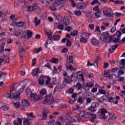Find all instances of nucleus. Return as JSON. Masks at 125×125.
Returning <instances> with one entry per match:
<instances>
[{"mask_svg": "<svg viewBox=\"0 0 125 125\" xmlns=\"http://www.w3.org/2000/svg\"><path fill=\"white\" fill-rule=\"evenodd\" d=\"M74 13L77 16H80V15H82V11H76Z\"/></svg>", "mask_w": 125, "mask_h": 125, "instance_id": "obj_50", "label": "nucleus"}, {"mask_svg": "<svg viewBox=\"0 0 125 125\" xmlns=\"http://www.w3.org/2000/svg\"><path fill=\"white\" fill-rule=\"evenodd\" d=\"M79 116L80 119L83 118L84 116H85V111L84 110L82 111V109H81L80 111V113H79Z\"/></svg>", "mask_w": 125, "mask_h": 125, "instance_id": "obj_25", "label": "nucleus"}, {"mask_svg": "<svg viewBox=\"0 0 125 125\" xmlns=\"http://www.w3.org/2000/svg\"><path fill=\"white\" fill-rule=\"evenodd\" d=\"M50 62H51V63L56 64L57 63H58V59L55 58L51 59Z\"/></svg>", "mask_w": 125, "mask_h": 125, "instance_id": "obj_36", "label": "nucleus"}, {"mask_svg": "<svg viewBox=\"0 0 125 125\" xmlns=\"http://www.w3.org/2000/svg\"><path fill=\"white\" fill-rule=\"evenodd\" d=\"M13 124L14 125H22V119L18 118V121H14Z\"/></svg>", "mask_w": 125, "mask_h": 125, "instance_id": "obj_19", "label": "nucleus"}, {"mask_svg": "<svg viewBox=\"0 0 125 125\" xmlns=\"http://www.w3.org/2000/svg\"><path fill=\"white\" fill-rule=\"evenodd\" d=\"M112 40L115 43H119L121 42V38L118 37V36H113V38H112Z\"/></svg>", "mask_w": 125, "mask_h": 125, "instance_id": "obj_13", "label": "nucleus"}, {"mask_svg": "<svg viewBox=\"0 0 125 125\" xmlns=\"http://www.w3.org/2000/svg\"><path fill=\"white\" fill-rule=\"evenodd\" d=\"M59 99L53 98L52 94H50L45 96L44 103L46 105H52V104H56V103H59Z\"/></svg>", "mask_w": 125, "mask_h": 125, "instance_id": "obj_2", "label": "nucleus"}, {"mask_svg": "<svg viewBox=\"0 0 125 125\" xmlns=\"http://www.w3.org/2000/svg\"><path fill=\"white\" fill-rule=\"evenodd\" d=\"M6 73H3L1 71L0 72V78H5V75H6Z\"/></svg>", "mask_w": 125, "mask_h": 125, "instance_id": "obj_45", "label": "nucleus"}, {"mask_svg": "<svg viewBox=\"0 0 125 125\" xmlns=\"http://www.w3.org/2000/svg\"><path fill=\"white\" fill-rule=\"evenodd\" d=\"M58 28L59 30H64V25L62 24H60L58 25Z\"/></svg>", "mask_w": 125, "mask_h": 125, "instance_id": "obj_55", "label": "nucleus"}, {"mask_svg": "<svg viewBox=\"0 0 125 125\" xmlns=\"http://www.w3.org/2000/svg\"><path fill=\"white\" fill-rule=\"evenodd\" d=\"M62 75L64 76V80H66V78H69V76H68V73L66 71H63L62 72Z\"/></svg>", "mask_w": 125, "mask_h": 125, "instance_id": "obj_37", "label": "nucleus"}, {"mask_svg": "<svg viewBox=\"0 0 125 125\" xmlns=\"http://www.w3.org/2000/svg\"><path fill=\"white\" fill-rule=\"evenodd\" d=\"M48 125H54L55 124V121L54 120H51L48 122Z\"/></svg>", "mask_w": 125, "mask_h": 125, "instance_id": "obj_46", "label": "nucleus"}, {"mask_svg": "<svg viewBox=\"0 0 125 125\" xmlns=\"http://www.w3.org/2000/svg\"><path fill=\"white\" fill-rule=\"evenodd\" d=\"M101 11H98L97 12H96L95 13V16L97 18H100V17H101Z\"/></svg>", "mask_w": 125, "mask_h": 125, "instance_id": "obj_28", "label": "nucleus"}, {"mask_svg": "<svg viewBox=\"0 0 125 125\" xmlns=\"http://www.w3.org/2000/svg\"><path fill=\"white\" fill-rule=\"evenodd\" d=\"M113 36L118 37V38H121L122 36V32L120 31H118L114 35H113Z\"/></svg>", "mask_w": 125, "mask_h": 125, "instance_id": "obj_31", "label": "nucleus"}, {"mask_svg": "<svg viewBox=\"0 0 125 125\" xmlns=\"http://www.w3.org/2000/svg\"><path fill=\"white\" fill-rule=\"evenodd\" d=\"M71 98L73 99L72 101H73V102H76V101H77V93H72Z\"/></svg>", "mask_w": 125, "mask_h": 125, "instance_id": "obj_26", "label": "nucleus"}, {"mask_svg": "<svg viewBox=\"0 0 125 125\" xmlns=\"http://www.w3.org/2000/svg\"><path fill=\"white\" fill-rule=\"evenodd\" d=\"M98 113L101 116L102 120H106V114L108 113V110L106 108L104 107L102 108L98 111Z\"/></svg>", "mask_w": 125, "mask_h": 125, "instance_id": "obj_5", "label": "nucleus"}, {"mask_svg": "<svg viewBox=\"0 0 125 125\" xmlns=\"http://www.w3.org/2000/svg\"><path fill=\"white\" fill-rule=\"evenodd\" d=\"M113 15H115L117 17H120V16H122V13L116 12L114 14H113Z\"/></svg>", "mask_w": 125, "mask_h": 125, "instance_id": "obj_61", "label": "nucleus"}, {"mask_svg": "<svg viewBox=\"0 0 125 125\" xmlns=\"http://www.w3.org/2000/svg\"><path fill=\"white\" fill-rule=\"evenodd\" d=\"M34 50H35V52H36V53H39V52H40V51H41V50H42V48L39 47L38 48H35V49H34Z\"/></svg>", "mask_w": 125, "mask_h": 125, "instance_id": "obj_58", "label": "nucleus"}, {"mask_svg": "<svg viewBox=\"0 0 125 125\" xmlns=\"http://www.w3.org/2000/svg\"><path fill=\"white\" fill-rule=\"evenodd\" d=\"M28 117H31V119H35L36 117H35V115H34V113H30L29 114H27Z\"/></svg>", "mask_w": 125, "mask_h": 125, "instance_id": "obj_48", "label": "nucleus"}, {"mask_svg": "<svg viewBox=\"0 0 125 125\" xmlns=\"http://www.w3.org/2000/svg\"><path fill=\"white\" fill-rule=\"evenodd\" d=\"M98 107H99V104L95 102H94L91 104V106L87 108V110L91 113H95V112L97 111V109H97Z\"/></svg>", "mask_w": 125, "mask_h": 125, "instance_id": "obj_6", "label": "nucleus"}, {"mask_svg": "<svg viewBox=\"0 0 125 125\" xmlns=\"http://www.w3.org/2000/svg\"><path fill=\"white\" fill-rule=\"evenodd\" d=\"M51 82V78L49 76L41 75L38 79V83L40 85H48Z\"/></svg>", "mask_w": 125, "mask_h": 125, "instance_id": "obj_1", "label": "nucleus"}, {"mask_svg": "<svg viewBox=\"0 0 125 125\" xmlns=\"http://www.w3.org/2000/svg\"><path fill=\"white\" fill-rule=\"evenodd\" d=\"M21 104L24 107H30V104L26 100H23L21 101Z\"/></svg>", "mask_w": 125, "mask_h": 125, "instance_id": "obj_20", "label": "nucleus"}, {"mask_svg": "<svg viewBox=\"0 0 125 125\" xmlns=\"http://www.w3.org/2000/svg\"><path fill=\"white\" fill-rule=\"evenodd\" d=\"M101 59V58L99 56H98L95 58V61L98 62V61H99Z\"/></svg>", "mask_w": 125, "mask_h": 125, "instance_id": "obj_64", "label": "nucleus"}, {"mask_svg": "<svg viewBox=\"0 0 125 125\" xmlns=\"http://www.w3.org/2000/svg\"><path fill=\"white\" fill-rule=\"evenodd\" d=\"M93 86V84L91 83H87V87H92Z\"/></svg>", "mask_w": 125, "mask_h": 125, "instance_id": "obj_63", "label": "nucleus"}, {"mask_svg": "<svg viewBox=\"0 0 125 125\" xmlns=\"http://www.w3.org/2000/svg\"><path fill=\"white\" fill-rule=\"evenodd\" d=\"M99 92L101 94H105V93H106V91L103 89H100Z\"/></svg>", "mask_w": 125, "mask_h": 125, "instance_id": "obj_59", "label": "nucleus"}, {"mask_svg": "<svg viewBox=\"0 0 125 125\" xmlns=\"http://www.w3.org/2000/svg\"><path fill=\"white\" fill-rule=\"evenodd\" d=\"M16 25L19 28H21L24 26V22L21 21L17 23Z\"/></svg>", "mask_w": 125, "mask_h": 125, "instance_id": "obj_34", "label": "nucleus"}, {"mask_svg": "<svg viewBox=\"0 0 125 125\" xmlns=\"http://www.w3.org/2000/svg\"><path fill=\"white\" fill-rule=\"evenodd\" d=\"M118 46H119L117 44L113 45L112 47H110L108 49V51H109V52H111L112 53H113V52H114V50L118 48Z\"/></svg>", "mask_w": 125, "mask_h": 125, "instance_id": "obj_23", "label": "nucleus"}, {"mask_svg": "<svg viewBox=\"0 0 125 125\" xmlns=\"http://www.w3.org/2000/svg\"><path fill=\"white\" fill-rule=\"evenodd\" d=\"M114 101H115V98H114V97H110L108 98V102L110 103H113Z\"/></svg>", "mask_w": 125, "mask_h": 125, "instance_id": "obj_42", "label": "nucleus"}, {"mask_svg": "<svg viewBox=\"0 0 125 125\" xmlns=\"http://www.w3.org/2000/svg\"><path fill=\"white\" fill-rule=\"evenodd\" d=\"M95 32H99V33H101V30H100V27L99 26H97L96 27Z\"/></svg>", "mask_w": 125, "mask_h": 125, "instance_id": "obj_53", "label": "nucleus"}, {"mask_svg": "<svg viewBox=\"0 0 125 125\" xmlns=\"http://www.w3.org/2000/svg\"><path fill=\"white\" fill-rule=\"evenodd\" d=\"M26 92L27 94V95H29L30 94H32V90H31V89H30V88H27L26 89Z\"/></svg>", "mask_w": 125, "mask_h": 125, "instance_id": "obj_43", "label": "nucleus"}, {"mask_svg": "<svg viewBox=\"0 0 125 125\" xmlns=\"http://www.w3.org/2000/svg\"><path fill=\"white\" fill-rule=\"evenodd\" d=\"M114 11L112 9H108L105 10L103 11V14L105 16H107V17L111 18L114 15L113 14Z\"/></svg>", "mask_w": 125, "mask_h": 125, "instance_id": "obj_8", "label": "nucleus"}, {"mask_svg": "<svg viewBox=\"0 0 125 125\" xmlns=\"http://www.w3.org/2000/svg\"><path fill=\"white\" fill-rule=\"evenodd\" d=\"M35 23V26L37 27V26H39V25L41 24V21L40 20H39L38 21H37L36 22H34Z\"/></svg>", "mask_w": 125, "mask_h": 125, "instance_id": "obj_56", "label": "nucleus"}, {"mask_svg": "<svg viewBox=\"0 0 125 125\" xmlns=\"http://www.w3.org/2000/svg\"><path fill=\"white\" fill-rule=\"evenodd\" d=\"M39 6L37 5H35L32 6H30L27 8V10L29 12L33 11V10H36L37 9H39Z\"/></svg>", "mask_w": 125, "mask_h": 125, "instance_id": "obj_17", "label": "nucleus"}, {"mask_svg": "<svg viewBox=\"0 0 125 125\" xmlns=\"http://www.w3.org/2000/svg\"><path fill=\"white\" fill-rule=\"evenodd\" d=\"M23 125H30V121L28 119H25L23 121Z\"/></svg>", "mask_w": 125, "mask_h": 125, "instance_id": "obj_44", "label": "nucleus"}, {"mask_svg": "<svg viewBox=\"0 0 125 125\" xmlns=\"http://www.w3.org/2000/svg\"><path fill=\"white\" fill-rule=\"evenodd\" d=\"M71 1L73 7L77 6L78 9H80V10L84 9V8H85V7L87 6V4L86 3L79 2V3H78L77 5V4L75 3V1H74V0H71Z\"/></svg>", "mask_w": 125, "mask_h": 125, "instance_id": "obj_4", "label": "nucleus"}, {"mask_svg": "<svg viewBox=\"0 0 125 125\" xmlns=\"http://www.w3.org/2000/svg\"><path fill=\"white\" fill-rule=\"evenodd\" d=\"M81 42H83V43H86L87 42V39L84 37H82L80 39Z\"/></svg>", "mask_w": 125, "mask_h": 125, "instance_id": "obj_30", "label": "nucleus"}, {"mask_svg": "<svg viewBox=\"0 0 125 125\" xmlns=\"http://www.w3.org/2000/svg\"><path fill=\"white\" fill-rule=\"evenodd\" d=\"M76 87L77 90H80V89H81V88H82V85H81V83H78L76 84Z\"/></svg>", "mask_w": 125, "mask_h": 125, "instance_id": "obj_40", "label": "nucleus"}, {"mask_svg": "<svg viewBox=\"0 0 125 125\" xmlns=\"http://www.w3.org/2000/svg\"><path fill=\"white\" fill-rule=\"evenodd\" d=\"M113 120H116V116L114 113H111L109 114V118L108 119V122L109 123H112Z\"/></svg>", "mask_w": 125, "mask_h": 125, "instance_id": "obj_22", "label": "nucleus"}, {"mask_svg": "<svg viewBox=\"0 0 125 125\" xmlns=\"http://www.w3.org/2000/svg\"><path fill=\"white\" fill-rule=\"evenodd\" d=\"M46 34H47L48 35V39L49 40V41H51V40L53 39V37L51 36V34H48L47 32H46Z\"/></svg>", "mask_w": 125, "mask_h": 125, "instance_id": "obj_57", "label": "nucleus"}, {"mask_svg": "<svg viewBox=\"0 0 125 125\" xmlns=\"http://www.w3.org/2000/svg\"><path fill=\"white\" fill-rule=\"evenodd\" d=\"M57 6H58V4H57L55 1L53 3L52 5L49 7V8L52 10V11H56Z\"/></svg>", "mask_w": 125, "mask_h": 125, "instance_id": "obj_15", "label": "nucleus"}, {"mask_svg": "<svg viewBox=\"0 0 125 125\" xmlns=\"http://www.w3.org/2000/svg\"><path fill=\"white\" fill-rule=\"evenodd\" d=\"M66 69L68 71H74V67L73 65H68L66 66Z\"/></svg>", "mask_w": 125, "mask_h": 125, "instance_id": "obj_35", "label": "nucleus"}, {"mask_svg": "<svg viewBox=\"0 0 125 125\" xmlns=\"http://www.w3.org/2000/svg\"><path fill=\"white\" fill-rule=\"evenodd\" d=\"M40 94L41 95H45V94H46V89H45V88L42 89L40 91Z\"/></svg>", "mask_w": 125, "mask_h": 125, "instance_id": "obj_38", "label": "nucleus"}, {"mask_svg": "<svg viewBox=\"0 0 125 125\" xmlns=\"http://www.w3.org/2000/svg\"><path fill=\"white\" fill-rule=\"evenodd\" d=\"M59 39H60V36L59 35H54L53 37V39L56 42H57Z\"/></svg>", "mask_w": 125, "mask_h": 125, "instance_id": "obj_39", "label": "nucleus"}, {"mask_svg": "<svg viewBox=\"0 0 125 125\" xmlns=\"http://www.w3.org/2000/svg\"><path fill=\"white\" fill-rule=\"evenodd\" d=\"M91 5H94V4H99L100 5L101 3L98 0H94L91 3Z\"/></svg>", "mask_w": 125, "mask_h": 125, "instance_id": "obj_33", "label": "nucleus"}, {"mask_svg": "<svg viewBox=\"0 0 125 125\" xmlns=\"http://www.w3.org/2000/svg\"><path fill=\"white\" fill-rule=\"evenodd\" d=\"M50 111L48 109H44L43 110V114L42 116V120H46V117H47V114H49Z\"/></svg>", "mask_w": 125, "mask_h": 125, "instance_id": "obj_10", "label": "nucleus"}, {"mask_svg": "<svg viewBox=\"0 0 125 125\" xmlns=\"http://www.w3.org/2000/svg\"><path fill=\"white\" fill-rule=\"evenodd\" d=\"M40 71V68H37L35 69H33L32 71V74L33 76H38Z\"/></svg>", "mask_w": 125, "mask_h": 125, "instance_id": "obj_24", "label": "nucleus"}, {"mask_svg": "<svg viewBox=\"0 0 125 125\" xmlns=\"http://www.w3.org/2000/svg\"><path fill=\"white\" fill-rule=\"evenodd\" d=\"M103 35L104 39L105 41H109V42H111V41H112V37H110V36L109 35V32H104Z\"/></svg>", "mask_w": 125, "mask_h": 125, "instance_id": "obj_12", "label": "nucleus"}, {"mask_svg": "<svg viewBox=\"0 0 125 125\" xmlns=\"http://www.w3.org/2000/svg\"><path fill=\"white\" fill-rule=\"evenodd\" d=\"M74 109L75 110V111H78L79 112H80L82 110V108L80 107V106L78 105H75Z\"/></svg>", "mask_w": 125, "mask_h": 125, "instance_id": "obj_41", "label": "nucleus"}, {"mask_svg": "<svg viewBox=\"0 0 125 125\" xmlns=\"http://www.w3.org/2000/svg\"><path fill=\"white\" fill-rule=\"evenodd\" d=\"M63 24L65 26H68V25H69L70 24V21H69V20H68V19H66L64 18L63 19Z\"/></svg>", "mask_w": 125, "mask_h": 125, "instance_id": "obj_32", "label": "nucleus"}, {"mask_svg": "<svg viewBox=\"0 0 125 125\" xmlns=\"http://www.w3.org/2000/svg\"><path fill=\"white\" fill-rule=\"evenodd\" d=\"M86 114H87V115H89L90 116H91L92 117L90 119V122L94 123V120H95V119H96V114L90 113L89 112H86Z\"/></svg>", "mask_w": 125, "mask_h": 125, "instance_id": "obj_14", "label": "nucleus"}, {"mask_svg": "<svg viewBox=\"0 0 125 125\" xmlns=\"http://www.w3.org/2000/svg\"><path fill=\"white\" fill-rule=\"evenodd\" d=\"M106 100H107V96H103L101 97L98 98L97 99V101L98 102H99V103H103V102H104V101H106Z\"/></svg>", "mask_w": 125, "mask_h": 125, "instance_id": "obj_16", "label": "nucleus"}, {"mask_svg": "<svg viewBox=\"0 0 125 125\" xmlns=\"http://www.w3.org/2000/svg\"><path fill=\"white\" fill-rule=\"evenodd\" d=\"M26 35L27 36L26 37V35H25L23 37L24 40H30V39H32V36H33V32L31 30H28L26 32Z\"/></svg>", "mask_w": 125, "mask_h": 125, "instance_id": "obj_11", "label": "nucleus"}, {"mask_svg": "<svg viewBox=\"0 0 125 125\" xmlns=\"http://www.w3.org/2000/svg\"><path fill=\"white\" fill-rule=\"evenodd\" d=\"M0 109L3 111H8V107L6 105H4L2 102L0 103Z\"/></svg>", "mask_w": 125, "mask_h": 125, "instance_id": "obj_18", "label": "nucleus"}, {"mask_svg": "<svg viewBox=\"0 0 125 125\" xmlns=\"http://www.w3.org/2000/svg\"><path fill=\"white\" fill-rule=\"evenodd\" d=\"M72 45V42L69 40H67L66 41V46H71Z\"/></svg>", "mask_w": 125, "mask_h": 125, "instance_id": "obj_51", "label": "nucleus"}, {"mask_svg": "<svg viewBox=\"0 0 125 125\" xmlns=\"http://www.w3.org/2000/svg\"><path fill=\"white\" fill-rule=\"evenodd\" d=\"M121 65H123V66H125V59H122L121 61Z\"/></svg>", "mask_w": 125, "mask_h": 125, "instance_id": "obj_62", "label": "nucleus"}, {"mask_svg": "<svg viewBox=\"0 0 125 125\" xmlns=\"http://www.w3.org/2000/svg\"><path fill=\"white\" fill-rule=\"evenodd\" d=\"M26 51L23 48L22 46H20L19 47V52L21 53V52H25Z\"/></svg>", "mask_w": 125, "mask_h": 125, "instance_id": "obj_49", "label": "nucleus"}, {"mask_svg": "<svg viewBox=\"0 0 125 125\" xmlns=\"http://www.w3.org/2000/svg\"><path fill=\"white\" fill-rule=\"evenodd\" d=\"M14 105L16 108H19V107L20 106V102H17L14 104Z\"/></svg>", "mask_w": 125, "mask_h": 125, "instance_id": "obj_47", "label": "nucleus"}, {"mask_svg": "<svg viewBox=\"0 0 125 125\" xmlns=\"http://www.w3.org/2000/svg\"><path fill=\"white\" fill-rule=\"evenodd\" d=\"M78 103H80V104H83V98H82V97H80L79 98V99L77 101Z\"/></svg>", "mask_w": 125, "mask_h": 125, "instance_id": "obj_60", "label": "nucleus"}, {"mask_svg": "<svg viewBox=\"0 0 125 125\" xmlns=\"http://www.w3.org/2000/svg\"><path fill=\"white\" fill-rule=\"evenodd\" d=\"M5 95L7 98H10V99H14V100L18 101V100H19V96H20V93L17 92L16 93V95L13 93H9L5 94Z\"/></svg>", "mask_w": 125, "mask_h": 125, "instance_id": "obj_3", "label": "nucleus"}, {"mask_svg": "<svg viewBox=\"0 0 125 125\" xmlns=\"http://www.w3.org/2000/svg\"><path fill=\"white\" fill-rule=\"evenodd\" d=\"M13 35L17 38H19V37L23 38V36H24V31L22 30H18V31H15L14 32Z\"/></svg>", "mask_w": 125, "mask_h": 125, "instance_id": "obj_9", "label": "nucleus"}, {"mask_svg": "<svg viewBox=\"0 0 125 125\" xmlns=\"http://www.w3.org/2000/svg\"><path fill=\"white\" fill-rule=\"evenodd\" d=\"M79 32L78 30H74L70 33L71 36H72L73 37H75L76 36H78Z\"/></svg>", "mask_w": 125, "mask_h": 125, "instance_id": "obj_29", "label": "nucleus"}, {"mask_svg": "<svg viewBox=\"0 0 125 125\" xmlns=\"http://www.w3.org/2000/svg\"><path fill=\"white\" fill-rule=\"evenodd\" d=\"M30 98L31 101L37 102L39 100V99H42V96L41 95L37 96V94L36 93H31L30 96Z\"/></svg>", "mask_w": 125, "mask_h": 125, "instance_id": "obj_7", "label": "nucleus"}, {"mask_svg": "<svg viewBox=\"0 0 125 125\" xmlns=\"http://www.w3.org/2000/svg\"><path fill=\"white\" fill-rule=\"evenodd\" d=\"M91 42L93 45H98L99 44L98 40H97L96 38H92L91 40Z\"/></svg>", "mask_w": 125, "mask_h": 125, "instance_id": "obj_21", "label": "nucleus"}, {"mask_svg": "<svg viewBox=\"0 0 125 125\" xmlns=\"http://www.w3.org/2000/svg\"><path fill=\"white\" fill-rule=\"evenodd\" d=\"M68 59L69 60L70 63H72L73 64V62H74V57L69 56Z\"/></svg>", "mask_w": 125, "mask_h": 125, "instance_id": "obj_52", "label": "nucleus"}, {"mask_svg": "<svg viewBox=\"0 0 125 125\" xmlns=\"http://www.w3.org/2000/svg\"><path fill=\"white\" fill-rule=\"evenodd\" d=\"M55 1L57 3L58 6L60 5V4H64V3H65V0H57Z\"/></svg>", "mask_w": 125, "mask_h": 125, "instance_id": "obj_27", "label": "nucleus"}, {"mask_svg": "<svg viewBox=\"0 0 125 125\" xmlns=\"http://www.w3.org/2000/svg\"><path fill=\"white\" fill-rule=\"evenodd\" d=\"M93 10L94 11H99V6H96L95 7H94L93 9Z\"/></svg>", "mask_w": 125, "mask_h": 125, "instance_id": "obj_54", "label": "nucleus"}]
</instances>
